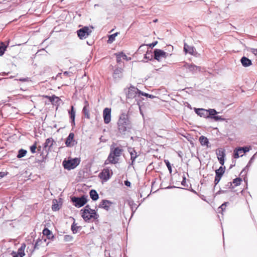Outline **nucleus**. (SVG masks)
Wrapping results in <instances>:
<instances>
[{"instance_id": "nucleus-1", "label": "nucleus", "mask_w": 257, "mask_h": 257, "mask_svg": "<svg viewBox=\"0 0 257 257\" xmlns=\"http://www.w3.org/2000/svg\"><path fill=\"white\" fill-rule=\"evenodd\" d=\"M117 124L118 131L121 134H125V132L130 129V121L126 114L123 113L120 114Z\"/></svg>"}, {"instance_id": "nucleus-2", "label": "nucleus", "mask_w": 257, "mask_h": 257, "mask_svg": "<svg viewBox=\"0 0 257 257\" xmlns=\"http://www.w3.org/2000/svg\"><path fill=\"white\" fill-rule=\"evenodd\" d=\"M81 217L85 221H89L97 219L98 215L95 210L91 209L89 205H86L83 210Z\"/></svg>"}, {"instance_id": "nucleus-3", "label": "nucleus", "mask_w": 257, "mask_h": 257, "mask_svg": "<svg viewBox=\"0 0 257 257\" xmlns=\"http://www.w3.org/2000/svg\"><path fill=\"white\" fill-rule=\"evenodd\" d=\"M139 91L140 90L137 88L132 85L128 88L124 89L126 98L128 99L136 98L138 94L139 95Z\"/></svg>"}, {"instance_id": "nucleus-4", "label": "nucleus", "mask_w": 257, "mask_h": 257, "mask_svg": "<svg viewBox=\"0 0 257 257\" xmlns=\"http://www.w3.org/2000/svg\"><path fill=\"white\" fill-rule=\"evenodd\" d=\"M79 163L78 159H74L67 161H64L63 164L65 169L71 170L75 168Z\"/></svg>"}, {"instance_id": "nucleus-5", "label": "nucleus", "mask_w": 257, "mask_h": 257, "mask_svg": "<svg viewBox=\"0 0 257 257\" xmlns=\"http://www.w3.org/2000/svg\"><path fill=\"white\" fill-rule=\"evenodd\" d=\"M154 58L158 61L166 59L168 54L161 49H155L154 51Z\"/></svg>"}, {"instance_id": "nucleus-6", "label": "nucleus", "mask_w": 257, "mask_h": 257, "mask_svg": "<svg viewBox=\"0 0 257 257\" xmlns=\"http://www.w3.org/2000/svg\"><path fill=\"white\" fill-rule=\"evenodd\" d=\"M208 117L207 118H210L211 119H213L215 121L218 120H224V119L222 118L221 116L216 115L218 113V112L214 109H209L207 110Z\"/></svg>"}, {"instance_id": "nucleus-7", "label": "nucleus", "mask_w": 257, "mask_h": 257, "mask_svg": "<svg viewBox=\"0 0 257 257\" xmlns=\"http://www.w3.org/2000/svg\"><path fill=\"white\" fill-rule=\"evenodd\" d=\"M111 108L106 107L103 111V117L105 124H108L111 120Z\"/></svg>"}, {"instance_id": "nucleus-8", "label": "nucleus", "mask_w": 257, "mask_h": 257, "mask_svg": "<svg viewBox=\"0 0 257 257\" xmlns=\"http://www.w3.org/2000/svg\"><path fill=\"white\" fill-rule=\"evenodd\" d=\"M92 26H85L81 28V39L87 38L92 32Z\"/></svg>"}, {"instance_id": "nucleus-9", "label": "nucleus", "mask_w": 257, "mask_h": 257, "mask_svg": "<svg viewBox=\"0 0 257 257\" xmlns=\"http://www.w3.org/2000/svg\"><path fill=\"white\" fill-rule=\"evenodd\" d=\"M108 168L104 169L99 174V177L104 181L108 180L110 177V172Z\"/></svg>"}, {"instance_id": "nucleus-10", "label": "nucleus", "mask_w": 257, "mask_h": 257, "mask_svg": "<svg viewBox=\"0 0 257 257\" xmlns=\"http://www.w3.org/2000/svg\"><path fill=\"white\" fill-rule=\"evenodd\" d=\"M184 67L189 71L193 73H194L197 71H201V68L199 66L195 65L193 64H185Z\"/></svg>"}, {"instance_id": "nucleus-11", "label": "nucleus", "mask_w": 257, "mask_h": 257, "mask_svg": "<svg viewBox=\"0 0 257 257\" xmlns=\"http://www.w3.org/2000/svg\"><path fill=\"white\" fill-rule=\"evenodd\" d=\"M127 151L131 155V160H132L131 165H133L136 159L139 156V155L134 148L128 147Z\"/></svg>"}, {"instance_id": "nucleus-12", "label": "nucleus", "mask_w": 257, "mask_h": 257, "mask_svg": "<svg viewBox=\"0 0 257 257\" xmlns=\"http://www.w3.org/2000/svg\"><path fill=\"white\" fill-rule=\"evenodd\" d=\"M250 147H239L237 149H235L234 150V155L233 157L234 158L237 159L239 157L238 156V153L239 152H242L243 153H245L249 151Z\"/></svg>"}, {"instance_id": "nucleus-13", "label": "nucleus", "mask_w": 257, "mask_h": 257, "mask_svg": "<svg viewBox=\"0 0 257 257\" xmlns=\"http://www.w3.org/2000/svg\"><path fill=\"white\" fill-rule=\"evenodd\" d=\"M123 69L120 67H116L113 71V78L116 80L120 79L123 76Z\"/></svg>"}, {"instance_id": "nucleus-14", "label": "nucleus", "mask_w": 257, "mask_h": 257, "mask_svg": "<svg viewBox=\"0 0 257 257\" xmlns=\"http://www.w3.org/2000/svg\"><path fill=\"white\" fill-rule=\"evenodd\" d=\"M54 144H55V142L53 138H49L46 139L44 145V148L45 149H47L48 152H50L51 151V148L53 146Z\"/></svg>"}, {"instance_id": "nucleus-15", "label": "nucleus", "mask_w": 257, "mask_h": 257, "mask_svg": "<svg viewBox=\"0 0 257 257\" xmlns=\"http://www.w3.org/2000/svg\"><path fill=\"white\" fill-rule=\"evenodd\" d=\"M199 141L202 146H206L207 148H210L211 145L208 139L204 136H201L199 138Z\"/></svg>"}, {"instance_id": "nucleus-16", "label": "nucleus", "mask_w": 257, "mask_h": 257, "mask_svg": "<svg viewBox=\"0 0 257 257\" xmlns=\"http://www.w3.org/2000/svg\"><path fill=\"white\" fill-rule=\"evenodd\" d=\"M112 204V203L110 201L107 200H103L100 203L99 207L102 208L106 210H108Z\"/></svg>"}, {"instance_id": "nucleus-17", "label": "nucleus", "mask_w": 257, "mask_h": 257, "mask_svg": "<svg viewBox=\"0 0 257 257\" xmlns=\"http://www.w3.org/2000/svg\"><path fill=\"white\" fill-rule=\"evenodd\" d=\"M194 110L196 113L197 114L200 116L207 118L208 114L207 109H205L203 108H195Z\"/></svg>"}, {"instance_id": "nucleus-18", "label": "nucleus", "mask_w": 257, "mask_h": 257, "mask_svg": "<svg viewBox=\"0 0 257 257\" xmlns=\"http://www.w3.org/2000/svg\"><path fill=\"white\" fill-rule=\"evenodd\" d=\"M240 62L242 65L244 67H247L252 65V62L251 60L245 56H243L241 58Z\"/></svg>"}, {"instance_id": "nucleus-19", "label": "nucleus", "mask_w": 257, "mask_h": 257, "mask_svg": "<svg viewBox=\"0 0 257 257\" xmlns=\"http://www.w3.org/2000/svg\"><path fill=\"white\" fill-rule=\"evenodd\" d=\"M84 103L85 105L83 108L82 111L84 114L85 117L89 119L90 118L89 104L87 101H85Z\"/></svg>"}, {"instance_id": "nucleus-20", "label": "nucleus", "mask_w": 257, "mask_h": 257, "mask_svg": "<svg viewBox=\"0 0 257 257\" xmlns=\"http://www.w3.org/2000/svg\"><path fill=\"white\" fill-rule=\"evenodd\" d=\"M74 135L73 133L69 134L65 142L67 147H71L74 145Z\"/></svg>"}, {"instance_id": "nucleus-21", "label": "nucleus", "mask_w": 257, "mask_h": 257, "mask_svg": "<svg viewBox=\"0 0 257 257\" xmlns=\"http://www.w3.org/2000/svg\"><path fill=\"white\" fill-rule=\"evenodd\" d=\"M26 245L25 243H22L21 247L18 249L17 253L19 257H23L25 255V249Z\"/></svg>"}, {"instance_id": "nucleus-22", "label": "nucleus", "mask_w": 257, "mask_h": 257, "mask_svg": "<svg viewBox=\"0 0 257 257\" xmlns=\"http://www.w3.org/2000/svg\"><path fill=\"white\" fill-rule=\"evenodd\" d=\"M216 155L218 160L219 159H225V150L223 149L220 148L218 149Z\"/></svg>"}, {"instance_id": "nucleus-23", "label": "nucleus", "mask_w": 257, "mask_h": 257, "mask_svg": "<svg viewBox=\"0 0 257 257\" xmlns=\"http://www.w3.org/2000/svg\"><path fill=\"white\" fill-rule=\"evenodd\" d=\"M184 51L185 52V53H188L190 54H193L194 52L195 49L193 47L190 46L186 44H184Z\"/></svg>"}, {"instance_id": "nucleus-24", "label": "nucleus", "mask_w": 257, "mask_h": 257, "mask_svg": "<svg viewBox=\"0 0 257 257\" xmlns=\"http://www.w3.org/2000/svg\"><path fill=\"white\" fill-rule=\"evenodd\" d=\"M225 167L220 166L218 169L215 170V175L221 178L225 172Z\"/></svg>"}, {"instance_id": "nucleus-25", "label": "nucleus", "mask_w": 257, "mask_h": 257, "mask_svg": "<svg viewBox=\"0 0 257 257\" xmlns=\"http://www.w3.org/2000/svg\"><path fill=\"white\" fill-rule=\"evenodd\" d=\"M122 152V149L119 147H116L114 149V150L111 151V153L112 155L115 157H119Z\"/></svg>"}, {"instance_id": "nucleus-26", "label": "nucleus", "mask_w": 257, "mask_h": 257, "mask_svg": "<svg viewBox=\"0 0 257 257\" xmlns=\"http://www.w3.org/2000/svg\"><path fill=\"white\" fill-rule=\"evenodd\" d=\"M90 198L94 201H96L98 199V194L95 190H91L89 192Z\"/></svg>"}, {"instance_id": "nucleus-27", "label": "nucleus", "mask_w": 257, "mask_h": 257, "mask_svg": "<svg viewBox=\"0 0 257 257\" xmlns=\"http://www.w3.org/2000/svg\"><path fill=\"white\" fill-rule=\"evenodd\" d=\"M69 113L70 115V118L71 120L72 123H74L75 112L74 110V107L73 106H71V110L69 111Z\"/></svg>"}, {"instance_id": "nucleus-28", "label": "nucleus", "mask_w": 257, "mask_h": 257, "mask_svg": "<svg viewBox=\"0 0 257 257\" xmlns=\"http://www.w3.org/2000/svg\"><path fill=\"white\" fill-rule=\"evenodd\" d=\"M118 33L116 32L114 34H113L110 36H109L108 40H107V43L109 44L112 43L115 39V37L117 36Z\"/></svg>"}, {"instance_id": "nucleus-29", "label": "nucleus", "mask_w": 257, "mask_h": 257, "mask_svg": "<svg viewBox=\"0 0 257 257\" xmlns=\"http://www.w3.org/2000/svg\"><path fill=\"white\" fill-rule=\"evenodd\" d=\"M43 234L44 235L47 236L48 238H50L52 236V232L47 228L44 229L43 230Z\"/></svg>"}, {"instance_id": "nucleus-30", "label": "nucleus", "mask_w": 257, "mask_h": 257, "mask_svg": "<svg viewBox=\"0 0 257 257\" xmlns=\"http://www.w3.org/2000/svg\"><path fill=\"white\" fill-rule=\"evenodd\" d=\"M73 202H75V206L77 207H80V197H73L71 198Z\"/></svg>"}, {"instance_id": "nucleus-31", "label": "nucleus", "mask_w": 257, "mask_h": 257, "mask_svg": "<svg viewBox=\"0 0 257 257\" xmlns=\"http://www.w3.org/2000/svg\"><path fill=\"white\" fill-rule=\"evenodd\" d=\"M27 151L24 149H21L18 152V154L17 155V158H21L24 157L27 154Z\"/></svg>"}, {"instance_id": "nucleus-32", "label": "nucleus", "mask_w": 257, "mask_h": 257, "mask_svg": "<svg viewBox=\"0 0 257 257\" xmlns=\"http://www.w3.org/2000/svg\"><path fill=\"white\" fill-rule=\"evenodd\" d=\"M129 205L132 209L133 214L134 213V212L136 211V210L137 208V207L136 206V204L134 202V201H130L129 202Z\"/></svg>"}, {"instance_id": "nucleus-33", "label": "nucleus", "mask_w": 257, "mask_h": 257, "mask_svg": "<svg viewBox=\"0 0 257 257\" xmlns=\"http://www.w3.org/2000/svg\"><path fill=\"white\" fill-rule=\"evenodd\" d=\"M6 48H7V47L5 45L4 43H2L0 44V56H2L4 54V53L6 50Z\"/></svg>"}, {"instance_id": "nucleus-34", "label": "nucleus", "mask_w": 257, "mask_h": 257, "mask_svg": "<svg viewBox=\"0 0 257 257\" xmlns=\"http://www.w3.org/2000/svg\"><path fill=\"white\" fill-rule=\"evenodd\" d=\"M141 95L142 96H146L147 97H149L152 99L157 97L156 96H155L153 95L149 94L148 93L142 92L141 91H139V95Z\"/></svg>"}, {"instance_id": "nucleus-35", "label": "nucleus", "mask_w": 257, "mask_h": 257, "mask_svg": "<svg viewBox=\"0 0 257 257\" xmlns=\"http://www.w3.org/2000/svg\"><path fill=\"white\" fill-rule=\"evenodd\" d=\"M112 154L111 153L110 154L108 157V160L111 163L115 164L117 162V161L115 160L114 156H112Z\"/></svg>"}, {"instance_id": "nucleus-36", "label": "nucleus", "mask_w": 257, "mask_h": 257, "mask_svg": "<svg viewBox=\"0 0 257 257\" xmlns=\"http://www.w3.org/2000/svg\"><path fill=\"white\" fill-rule=\"evenodd\" d=\"M242 180L240 178H236L233 180L232 184H234L235 186H237L240 184Z\"/></svg>"}, {"instance_id": "nucleus-37", "label": "nucleus", "mask_w": 257, "mask_h": 257, "mask_svg": "<svg viewBox=\"0 0 257 257\" xmlns=\"http://www.w3.org/2000/svg\"><path fill=\"white\" fill-rule=\"evenodd\" d=\"M56 202L53 201V204L52 206V209L53 211H57L60 209L58 204L57 203V201L55 200Z\"/></svg>"}, {"instance_id": "nucleus-38", "label": "nucleus", "mask_w": 257, "mask_h": 257, "mask_svg": "<svg viewBox=\"0 0 257 257\" xmlns=\"http://www.w3.org/2000/svg\"><path fill=\"white\" fill-rule=\"evenodd\" d=\"M73 237L70 235H65L64 236V240L65 242H70L72 240Z\"/></svg>"}, {"instance_id": "nucleus-39", "label": "nucleus", "mask_w": 257, "mask_h": 257, "mask_svg": "<svg viewBox=\"0 0 257 257\" xmlns=\"http://www.w3.org/2000/svg\"><path fill=\"white\" fill-rule=\"evenodd\" d=\"M79 226H76V224L74 222L72 224V226H71L72 231H73V232L74 233H76L78 229L79 228Z\"/></svg>"}, {"instance_id": "nucleus-40", "label": "nucleus", "mask_w": 257, "mask_h": 257, "mask_svg": "<svg viewBox=\"0 0 257 257\" xmlns=\"http://www.w3.org/2000/svg\"><path fill=\"white\" fill-rule=\"evenodd\" d=\"M87 202V199L84 195H81V207L84 206Z\"/></svg>"}, {"instance_id": "nucleus-41", "label": "nucleus", "mask_w": 257, "mask_h": 257, "mask_svg": "<svg viewBox=\"0 0 257 257\" xmlns=\"http://www.w3.org/2000/svg\"><path fill=\"white\" fill-rule=\"evenodd\" d=\"M164 162H165L170 173H172V167H171V165L169 161L168 160H165L164 161Z\"/></svg>"}, {"instance_id": "nucleus-42", "label": "nucleus", "mask_w": 257, "mask_h": 257, "mask_svg": "<svg viewBox=\"0 0 257 257\" xmlns=\"http://www.w3.org/2000/svg\"><path fill=\"white\" fill-rule=\"evenodd\" d=\"M225 188L226 189H232L233 188V186H232V182H229L226 184L225 185Z\"/></svg>"}, {"instance_id": "nucleus-43", "label": "nucleus", "mask_w": 257, "mask_h": 257, "mask_svg": "<svg viewBox=\"0 0 257 257\" xmlns=\"http://www.w3.org/2000/svg\"><path fill=\"white\" fill-rule=\"evenodd\" d=\"M221 179V178L215 175L214 179V186H216V185L219 182Z\"/></svg>"}, {"instance_id": "nucleus-44", "label": "nucleus", "mask_w": 257, "mask_h": 257, "mask_svg": "<svg viewBox=\"0 0 257 257\" xmlns=\"http://www.w3.org/2000/svg\"><path fill=\"white\" fill-rule=\"evenodd\" d=\"M115 55L116 57V62L118 63H119L121 62V54H120V53H119L118 54H115Z\"/></svg>"}, {"instance_id": "nucleus-45", "label": "nucleus", "mask_w": 257, "mask_h": 257, "mask_svg": "<svg viewBox=\"0 0 257 257\" xmlns=\"http://www.w3.org/2000/svg\"><path fill=\"white\" fill-rule=\"evenodd\" d=\"M36 148H37V146H36V144H35L33 145H32V146H31V147H30L31 152L32 153H35L36 152Z\"/></svg>"}, {"instance_id": "nucleus-46", "label": "nucleus", "mask_w": 257, "mask_h": 257, "mask_svg": "<svg viewBox=\"0 0 257 257\" xmlns=\"http://www.w3.org/2000/svg\"><path fill=\"white\" fill-rule=\"evenodd\" d=\"M227 204H228V202H224L219 207L218 209H220L221 211H223L225 209Z\"/></svg>"}, {"instance_id": "nucleus-47", "label": "nucleus", "mask_w": 257, "mask_h": 257, "mask_svg": "<svg viewBox=\"0 0 257 257\" xmlns=\"http://www.w3.org/2000/svg\"><path fill=\"white\" fill-rule=\"evenodd\" d=\"M157 43H158V42L155 41V42H153L152 43L148 44V46H149L150 48H152L154 47L157 45Z\"/></svg>"}, {"instance_id": "nucleus-48", "label": "nucleus", "mask_w": 257, "mask_h": 257, "mask_svg": "<svg viewBox=\"0 0 257 257\" xmlns=\"http://www.w3.org/2000/svg\"><path fill=\"white\" fill-rule=\"evenodd\" d=\"M40 242H41V240L40 239L37 240L34 246V249L38 248V246L39 245Z\"/></svg>"}, {"instance_id": "nucleus-49", "label": "nucleus", "mask_w": 257, "mask_h": 257, "mask_svg": "<svg viewBox=\"0 0 257 257\" xmlns=\"http://www.w3.org/2000/svg\"><path fill=\"white\" fill-rule=\"evenodd\" d=\"M120 54L121 55V58H122L123 59L126 60H128V59H127V56L125 54H123L122 52L120 53ZM130 59H131V58H129V60H130Z\"/></svg>"}, {"instance_id": "nucleus-50", "label": "nucleus", "mask_w": 257, "mask_h": 257, "mask_svg": "<svg viewBox=\"0 0 257 257\" xmlns=\"http://www.w3.org/2000/svg\"><path fill=\"white\" fill-rule=\"evenodd\" d=\"M88 77L86 75V73L84 74V76L81 77V79H83L84 81H86L87 82H88Z\"/></svg>"}, {"instance_id": "nucleus-51", "label": "nucleus", "mask_w": 257, "mask_h": 257, "mask_svg": "<svg viewBox=\"0 0 257 257\" xmlns=\"http://www.w3.org/2000/svg\"><path fill=\"white\" fill-rule=\"evenodd\" d=\"M251 164H249V162L248 163L247 165H246V167L241 172L240 174H242L244 172V173H246V168L249 167L250 166Z\"/></svg>"}, {"instance_id": "nucleus-52", "label": "nucleus", "mask_w": 257, "mask_h": 257, "mask_svg": "<svg viewBox=\"0 0 257 257\" xmlns=\"http://www.w3.org/2000/svg\"><path fill=\"white\" fill-rule=\"evenodd\" d=\"M181 184L183 186H186L185 185V184H186V177L185 176H184L183 177V180L181 182Z\"/></svg>"}, {"instance_id": "nucleus-53", "label": "nucleus", "mask_w": 257, "mask_h": 257, "mask_svg": "<svg viewBox=\"0 0 257 257\" xmlns=\"http://www.w3.org/2000/svg\"><path fill=\"white\" fill-rule=\"evenodd\" d=\"M11 255L13 256V257H19V255L18 254V253L17 252H16V251H12V252L11 253Z\"/></svg>"}, {"instance_id": "nucleus-54", "label": "nucleus", "mask_w": 257, "mask_h": 257, "mask_svg": "<svg viewBox=\"0 0 257 257\" xmlns=\"http://www.w3.org/2000/svg\"><path fill=\"white\" fill-rule=\"evenodd\" d=\"M226 192V190H220L216 193V195H219L222 193H224Z\"/></svg>"}, {"instance_id": "nucleus-55", "label": "nucleus", "mask_w": 257, "mask_h": 257, "mask_svg": "<svg viewBox=\"0 0 257 257\" xmlns=\"http://www.w3.org/2000/svg\"><path fill=\"white\" fill-rule=\"evenodd\" d=\"M251 52L254 54L255 55H257V49H251Z\"/></svg>"}, {"instance_id": "nucleus-56", "label": "nucleus", "mask_w": 257, "mask_h": 257, "mask_svg": "<svg viewBox=\"0 0 257 257\" xmlns=\"http://www.w3.org/2000/svg\"><path fill=\"white\" fill-rule=\"evenodd\" d=\"M224 159L222 158V159H218V161L219 162V163L222 166L224 165Z\"/></svg>"}, {"instance_id": "nucleus-57", "label": "nucleus", "mask_w": 257, "mask_h": 257, "mask_svg": "<svg viewBox=\"0 0 257 257\" xmlns=\"http://www.w3.org/2000/svg\"><path fill=\"white\" fill-rule=\"evenodd\" d=\"M28 78H20L19 79L20 81H22V82H25V81H28Z\"/></svg>"}, {"instance_id": "nucleus-58", "label": "nucleus", "mask_w": 257, "mask_h": 257, "mask_svg": "<svg viewBox=\"0 0 257 257\" xmlns=\"http://www.w3.org/2000/svg\"><path fill=\"white\" fill-rule=\"evenodd\" d=\"M254 155L251 157V158H250V160L249 161V164H251L253 160H254Z\"/></svg>"}, {"instance_id": "nucleus-59", "label": "nucleus", "mask_w": 257, "mask_h": 257, "mask_svg": "<svg viewBox=\"0 0 257 257\" xmlns=\"http://www.w3.org/2000/svg\"><path fill=\"white\" fill-rule=\"evenodd\" d=\"M124 184H125L126 186H130V185H131V183H130V182H129L128 181H124Z\"/></svg>"}, {"instance_id": "nucleus-60", "label": "nucleus", "mask_w": 257, "mask_h": 257, "mask_svg": "<svg viewBox=\"0 0 257 257\" xmlns=\"http://www.w3.org/2000/svg\"><path fill=\"white\" fill-rule=\"evenodd\" d=\"M6 175V174L5 172H0V179H2Z\"/></svg>"}, {"instance_id": "nucleus-61", "label": "nucleus", "mask_w": 257, "mask_h": 257, "mask_svg": "<svg viewBox=\"0 0 257 257\" xmlns=\"http://www.w3.org/2000/svg\"><path fill=\"white\" fill-rule=\"evenodd\" d=\"M78 37L80 39V29L77 31Z\"/></svg>"}, {"instance_id": "nucleus-62", "label": "nucleus", "mask_w": 257, "mask_h": 257, "mask_svg": "<svg viewBox=\"0 0 257 257\" xmlns=\"http://www.w3.org/2000/svg\"><path fill=\"white\" fill-rule=\"evenodd\" d=\"M54 98H57V99L58 97H56V96H53L52 97V98L50 99L51 101H54Z\"/></svg>"}, {"instance_id": "nucleus-63", "label": "nucleus", "mask_w": 257, "mask_h": 257, "mask_svg": "<svg viewBox=\"0 0 257 257\" xmlns=\"http://www.w3.org/2000/svg\"><path fill=\"white\" fill-rule=\"evenodd\" d=\"M243 153L242 152H239L238 153V156H239V157H242L243 156Z\"/></svg>"}, {"instance_id": "nucleus-64", "label": "nucleus", "mask_w": 257, "mask_h": 257, "mask_svg": "<svg viewBox=\"0 0 257 257\" xmlns=\"http://www.w3.org/2000/svg\"><path fill=\"white\" fill-rule=\"evenodd\" d=\"M69 74V72H68L67 71H65V72H64L63 75H68Z\"/></svg>"}]
</instances>
